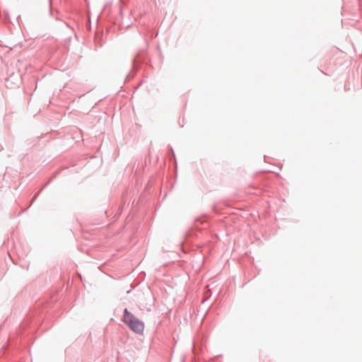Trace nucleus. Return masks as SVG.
<instances>
[{
  "label": "nucleus",
  "instance_id": "nucleus-1",
  "mask_svg": "<svg viewBox=\"0 0 362 362\" xmlns=\"http://www.w3.org/2000/svg\"><path fill=\"white\" fill-rule=\"evenodd\" d=\"M122 321L129 328L136 334H141L144 332V323L136 318L127 308L124 310Z\"/></svg>",
  "mask_w": 362,
  "mask_h": 362
},
{
  "label": "nucleus",
  "instance_id": "nucleus-2",
  "mask_svg": "<svg viewBox=\"0 0 362 362\" xmlns=\"http://www.w3.org/2000/svg\"><path fill=\"white\" fill-rule=\"evenodd\" d=\"M49 6L50 15L52 16L53 15V8H52V1H49Z\"/></svg>",
  "mask_w": 362,
  "mask_h": 362
},
{
  "label": "nucleus",
  "instance_id": "nucleus-3",
  "mask_svg": "<svg viewBox=\"0 0 362 362\" xmlns=\"http://www.w3.org/2000/svg\"><path fill=\"white\" fill-rule=\"evenodd\" d=\"M38 194H39V192H38V193H37V194L35 195V197H33V201L35 199H36V197L38 196Z\"/></svg>",
  "mask_w": 362,
  "mask_h": 362
},
{
  "label": "nucleus",
  "instance_id": "nucleus-4",
  "mask_svg": "<svg viewBox=\"0 0 362 362\" xmlns=\"http://www.w3.org/2000/svg\"><path fill=\"white\" fill-rule=\"evenodd\" d=\"M171 151H172V153H173V156H175L174 151L173 149H171Z\"/></svg>",
  "mask_w": 362,
  "mask_h": 362
}]
</instances>
